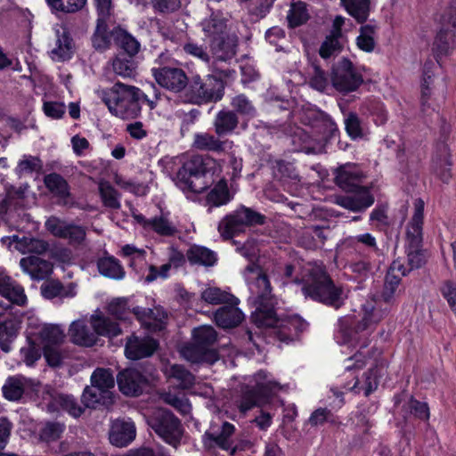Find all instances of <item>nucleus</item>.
Returning <instances> with one entry per match:
<instances>
[{"instance_id":"nucleus-40","label":"nucleus","mask_w":456,"mask_h":456,"mask_svg":"<svg viewBox=\"0 0 456 456\" xmlns=\"http://www.w3.org/2000/svg\"><path fill=\"white\" fill-rule=\"evenodd\" d=\"M98 189L104 207L115 210L120 208L121 194L109 182L101 181Z\"/></svg>"},{"instance_id":"nucleus-35","label":"nucleus","mask_w":456,"mask_h":456,"mask_svg":"<svg viewBox=\"0 0 456 456\" xmlns=\"http://www.w3.org/2000/svg\"><path fill=\"white\" fill-rule=\"evenodd\" d=\"M112 36L116 44L124 50L128 57L135 56L141 48L140 43L127 31L118 28L112 31Z\"/></svg>"},{"instance_id":"nucleus-49","label":"nucleus","mask_w":456,"mask_h":456,"mask_svg":"<svg viewBox=\"0 0 456 456\" xmlns=\"http://www.w3.org/2000/svg\"><path fill=\"white\" fill-rule=\"evenodd\" d=\"M51 9L64 13H74L81 11L87 0H46Z\"/></svg>"},{"instance_id":"nucleus-16","label":"nucleus","mask_w":456,"mask_h":456,"mask_svg":"<svg viewBox=\"0 0 456 456\" xmlns=\"http://www.w3.org/2000/svg\"><path fill=\"white\" fill-rule=\"evenodd\" d=\"M235 302H227L214 313L216 324L223 329L237 327L244 320V314L238 307L239 299L235 297Z\"/></svg>"},{"instance_id":"nucleus-30","label":"nucleus","mask_w":456,"mask_h":456,"mask_svg":"<svg viewBox=\"0 0 456 456\" xmlns=\"http://www.w3.org/2000/svg\"><path fill=\"white\" fill-rule=\"evenodd\" d=\"M239 125V117L232 110H220L213 122L215 133L217 136L232 134Z\"/></svg>"},{"instance_id":"nucleus-7","label":"nucleus","mask_w":456,"mask_h":456,"mask_svg":"<svg viewBox=\"0 0 456 456\" xmlns=\"http://www.w3.org/2000/svg\"><path fill=\"white\" fill-rule=\"evenodd\" d=\"M193 341L184 346L181 351L183 356L191 362L214 363L218 359L214 345L217 333L212 326H201L193 330Z\"/></svg>"},{"instance_id":"nucleus-59","label":"nucleus","mask_w":456,"mask_h":456,"mask_svg":"<svg viewBox=\"0 0 456 456\" xmlns=\"http://www.w3.org/2000/svg\"><path fill=\"white\" fill-rule=\"evenodd\" d=\"M313 73L310 77L309 85L312 88L323 92L329 85V79L326 72L316 64H312Z\"/></svg>"},{"instance_id":"nucleus-58","label":"nucleus","mask_w":456,"mask_h":456,"mask_svg":"<svg viewBox=\"0 0 456 456\" xmlns=\"http://www.w3.org/2000/svg\"><path fill=\"white\" fill-rule=\"evenodd\" d=\"M126 298H117L111 301L108 305L109 313L118 320H127L129 315L133 314Z\"/></svg>"},{"instance_id":"nucleus-56","label":"nucleus","mask_w":456,"mask_h":456,"mask_svg":"<svg viewBox=\"0 0 456 456\" xmlns=\"http://www.w3.org/2000/svg\"><path fill=\"white\" fill-rule=\"evenodd\" d=\"M40 336L45 345L60 346L64 339L63 331L57 325L45 326L40 331Z\"/></svg>"},{"instance_id":"nucleus-51","label":"nucleus","mask_w":456,"mask_h":456,"mask_svg":"<svg viewBox=\"0 0 456 456\" xmlns=\"http://www.w3.org/2000/svg\"><path fill=\"white\" fill-rule=\"evenodd\" d=\"M340 38L341 37L330 34L327 36L320 46V56L324 60L337 56L342 50Z\"/></svg>"},{"instance_id":"nucleus-54","label":"nucleus","mask_w":456,"mask_h":456,"mask_svg":"<svg viewBox=\"0 0 456 456\" xmlns=\"http://www.w3.org/2000/svg\"><path fill=\"white\" fill-rule=\"evenodd\" d=\"M305 4L302 2L293 4L287 16L290 27H298L308 20Z\"/></svg>"},{"instance_id":"nucleus-53","label":"nucleus","mask_w":456,"mask_h":456,"mask_svg":"<svg viewBox=\"0 0 456 456\" xmlns=\"http://www.w3.org/2000/svg\"><path fill=\"white\" fill-rule=\"evenodd\" d=\"M453 34L449 30H440L434 42V50L437 56L447 55L452 48Z\"/></svg>"},{"instance_id":"nucleus-29","label":"nucleus","mask_w":456,"mask_h":456,"mask_svg":"<svg viewBox=\"0 0 456 456\" xmlns=\"http://www.w3.org/2000/svg\"><path fill=\"white\" fill-rule=\"evenodd\" d=\"M73 40L65 28L56 29L55 47L51 51L53 61H64L71 58Z\"/></svg>"},{"instance_id":"nucleus-37","label":"nucleus","mask_w":456,"mask_h":456,"mask_svg":"<svg viewBox=\"0 0 456 456\" xmlns=\"http://www.w3.org/2000/svg\"><path fill=\"white\" fill-rule=\"evenodd\" d=\"M325 230L320 226H312L303 232L300 237V243L308 249L322 248L326 240Z\"/></svg>"},{"instance_id":"nucleus-55","label":"nucleus","mask_w":456,"mask_h":456,"mask_svg":"<svg viewBox=\"0 0 456 456\" xmlns=\"http://www.w3.org/2000/svg\"><path fill=\"white\" fill-rule=\"evenodd\" d=\"M150 228L161 236H174L177 233L176 227L166 217L159 216L151 219Z\"/></svg>"},{"instance_id":"nucleus-46","label":"nucleus","mask_w":456,"mask_h":456,"mask_svg":"<svg viewBox=\"0 0 456 456\" xmlns=\"http://www.w3.org/2000/svg\"><path fill=\"white\" fill-rule=\"evenodd\" d=\"M202 29L206 34V37L211 39L216 37H221L228 35L225 33L226 24L224 19L216 16H211L209 19H206L201 23Z\"/></svg>"},{"instance_id":"nucleus-21","label":"nucleus","mask_w":456,"mask_h":456,"mask_svg":"<svg viewBox=\"0 0 456 456\" xmlns=\"http://www.w3.org/2000/svg\"><path fill=\"white\" fill-rule=\"evenodd\" d=\"M235 432V427L224 421L221 430L217 433L207 431L203 436V444L206 448L212 449L218 447L224 451H228L233 444L232 436Z\"/></svg>"},{"instance_id":"nucleus-25","label":"nucleus","mask_w":456,"mask_h":456,"mask_svg":"<svg viewBox=\"0 0 456 456\" xmlns=\"http://www.w3.org/2000/svg\"><path fill=\"white\" fill-rule=\"evenodd\" d=\"M237 43L238 39L234 35H226L211 39L209 46L213 57L221 61L232 59L236 54Z\"/></svg>"},{"instance_id":"nucleus-2","label":"nucleus","mask_w":456,"mask_h":456,"mask_svg":"<svg viewBox=\"0 0 456 456\" xmlns=\"http://www.w3.org/2000/svg\"><path fill=\"white\" fill-rule=\"evenodd\" d=\"M145 94L138 87L117 82L102 92V100L109 110L123 119L135 118L141 114Z\"/></svg>"},{"instance_id":"nucleus-44","label":"nucleus","mask_w":456,"mask_h":456,"mask_svg":"<svg viewBox=\"0 0 456 456\" xmlns=\"http://www.w3.org/2000/svg\"><path fill=\"white\" fill-rule=\"evenodd\" d=\"M108 20L109 19L97 18L96 28L92 37V44L96 50H105L109 48L110 45L107 26Z\"/></svg>"},{"instance_id":"nucleus-10","label":"nucleus","mask_w":456,"mask_h":456,"mask_svg":"<svg viewBox=\"0 0 456 456\" xmlns=\"http://www.w3.org/2000/svg\"><path fill=\"white\" fill-rule=\"evenodd\" d=\"M149 426L166 443L177 448L183 428L180 419L170 411L163 408L155 410L148 419Z\"/></svg>"},{"instance_id":"nucleus-48","label":"nucleus","mask_w":456,"mask_h":456,"mask_svg":"<svg viewBox=\"0 0 456 456\" xmlns=\"http://www.w3.org/2000/svg\"><path fill=\"white\" fill-rule=\"evenodd\" d=\"M231 106L237 115L252 118L256 116V109L253 102L243 94L234 96L231 101Z\"/></svg>"},{"instance_id":"nucleus-24","label":"nucleus","mask_w":456,"mask_h":456,"mask_svg":"<svg viewBox=\"0 0 456 456\" xmlns=\"http://www.w3.org/2000/svg\"><path fill=\"white\" fill-rule=\"evenodd\" d=\"M20 265L35 281L47 279L53 272V264L50 261L36 256L21 258Z\"/></svg>"},{"instance_id":"nucleus-8","label":"nucleus","mask_w":456,"mask_h":456,"mask_svg":"<svg viewBox=\"0 0 456 456\" xmlns=\"http://www.w3.org/2000/svg\"><path fill=\"white\" fill-rule=\"evenodd\" d=\"M224 91L223 79L214 75L203 78L196 75L189 79L184 98L186 102L198 105L216 102L223 98Z\"/></svg>"},{"instance_id":"nucleus-18","label":"nucleus","mask_w":456,"mask_h":456,"mask_svg":"<svg viewBox=\"0 0 456 456\" xmlns=\"http://www.w3.org/2000/svg\"><path fill=\"white\" fill-rule=\"evenodd\" d=\"M362 174L354 166L344 165L339 167L335 171V183L342 190L346 191H354L360 188H366L362 186Z\"/></svg>"},{"instance_id":"nucleus-33","label":"nucleus","mask_w":456,"mask_h":456,"mask_svg":"<svg viewBox=\"0 0 456 456\" xmlns=\"http://www.w3.org/2000/svg\"><path fill=\"white\" fill-rule=\"evenodd\" d=\"M186 257L192 265L213 266L217 260L216 254L209 248L193 245L186 252Z\"/></svg>"},{"instance_id":"nucleus-62","label":"nucleus","mask_w":456,"mask_h":456,"mask_svg":"<svg viewBox=\"0 0 456 456\" xmlns=\"http://www.w3.org/2000/svg\"><path fill=\"white\" fill-rule=\"evenodd\" d=\"M401 282V276L398 274H391L387 273L385 277L384 288L381 294L383 300L386 303L391 302L394 298L395 293Z\"/></svg>"},{"instance_id":"nucleus-61","label":"nucleus","mask_w":456,"mask_h":456,"mask_svg":"<svg viewBox=\"0 0 456 456\" xmlns=\"http://www.w3.org/2000/svg\"><path fill=\"white\" fill-rule=\"evenodd\" d=\"M65 429V426L60 422L50 421L45 423L40 431V437L46 442L59 439Z\"/></svg>"},{"instance_id":"nucleus-22","label":"nucleus","mask_w":456,"mask_h":456,"mask_svg":"<svg viewBox=\"0 0 456 456\" xmlns=\"http://www.w3.org/2000/svg\"><path fill=\"white\" fill-rule=\"evenodd\" d=\"M452 165L448 145L442 142L436 147L432 160V167L436 175L444 182L448 183L452 178L451 167Z\"/></svg>"},{"instance_id":"nucleus-15","label":"nucleus","mask_w":456,"mask_h":456,"mask_svg":"<svg viewBox=\"0 0 456 456\" xmlns=\"http://www.w3.org/2000/svg\"><path fill=\"white\" fill-rule=\"evenodd\" d=\"M158 346V341L151 337L132 335L127 338L125 346V354L130 360H140L151 356Z\"/></svg>"},{"instance_id":"nucleus-36","label":"nucleus","mask_w":456,"mask_h":456,"mask_svg":"<svg viewBox=\"0 0 456 456\" xmlns=\"http://www.w3.org/2000/svg\"><path fill=\"white\" fill-rule=\"evenodd\" d=\"M341 4L346 12L354 17L357 22L363 23L367 20L370 9V0H340Z\"/></svg>"},{"instance_id":"nucleus-28","label":"nucleus","mask_w":456,"mask_h":456,"mask_svg":"<svg viewBox=\"0 0 456 456\" xmlns=\"http://www.w3.org/2000/svg\"><path fill=\"white\" fill-rule=\"evenodd\" d=\"M233 199L232 193L228 188L225 179H220L206 196V205L208 211L210 212L213 208H219L228 204Z\"/></svg>"},{"instance_id":"nucleus-47","label":"nucleus","mask_w":456,"mask_h":456,"mask_svg":"<svg viewBox=\"0 0 456 456\" xmlns=\"http://www.w3.org/2000/svg\"><path fill=\"white\" fill-rule=\"evenodd\" d=\"M201 299L211 305H224L227 302H235V296L224 291L217 287H210L201 292Z\"/></svg>"},{"instance_id":"nucleus-43","label":"nucleus","mask_w":456,"mask_h":456,"mask_svg":"<svg viewBox=\"0 0 456 456\" xmlns=\"http://www.w3.org/2000/svg\"><path fill=\"white\" fill-rule=\"evenodd\" d=\"M296 139H298L302 142L299 151H304L307 154H320L324 151L323 143L317 140L314 139L309 134L301 130L295 134L293 137V142H296Z\"/></svg>"},{"instance_id":"nucleus-63","label":"nucleus","mask_w":456,"mask_h":456,"mask_svg":"<svg viewBox=\"0 0 456 456\" xmlns=\"http://www.w3.org/2000/svg\"><path fill=\"white\" fill-rule=\"evenodd\" d=\"M403 408H405L410 414L420 419L426 420L429 418V409L428 404L415 400L413 397H411V399L404 404Z\"/></svg>"},{"instance_id":"nucleus-11","label":"nucleus","mask_w":456,"mask_h":456,"mask_svg":"<svg viewBox=\"0 0 456 456\" xmlns=\"http://www.w3.org/2000/svg\"><path fill=\"white\" fill-rule=\"evenodd\" d=\"M331 83L341 94L356 91L363 83L360 69L347 58L340 60L332 69Z\"/></svg>"},{"instance_id":"nucleus-34","label":"nucleus","mask_w":456,"mask_h":456,"mask_svg":"<svg viewBox=\"0 0 456 456\" xmlns=\"http://www.w3.org/2000/svg\"><path fill=\"white\" fill-rule=\"evenodd\" d=\"M192 146L203 151L222 152L224 151V142L209 133L195 134Z\"/></svg>"},{"instance_id":"nucleus-6","label":"nucleus","mask_w":456,"mask_h":456,"mask_svg":"<svg viewBox=\"0 0 456 456\" xmlns=\"http://www.w3.org/2000/svg\"><path fill=\"white\" fill-rule=\"evenodd\" d=\"M424 206L420 198L414 200V213L407 225L405 250L410 270L420 268L426 262L422 249Z\"/></svg>"},{"instance_id":"nucleus-42","label":"nucleus","mask_w":456,"mask_h":456,"mask_svg":"<svg viewBox=\"0 0 456 456\" xmlns=\"http://www.w3.org/2000/svg\"><path fill=\"white\" fill-rule=\"evenodd\" d=\"M17 248L23 254L31 253L41 255L49 248V244L41 239L23 237L17 240Z\"/></svg>"},{"instance_id":"nucleus-12","label":"nucleus","mask_w":456,"mask_h":456,"mask_svg":"<svg viewBox=\"0 0 456 456\" xmlns=\"http://www.w3.org/2000/svg\"><path fill=\"white\" fill-rule=\"evenodd\" d=\"M280 386L275 381L257 384L254 387H245L238 407L240 411L246 412L256 406H260Z\"/></svg>"},{"instance_id":"nucleus-4","label":"nucleus","mask_w":456,"mask_h":456,"mask_svg":"<svg viewBox=\"0 0 456 456\" xmlns=\"http://www.w3.org/2000/svg\"><path fill=\"white\" fill-rule=\"evenodd\" d=\"M302 292L305 297L336 309L344 305L347 297L344 288L335 284L327 273L321 268L311 271L310 279L302 287Z\"/></svg>"},{"instance_id":"nucleus-31","label":"nucleus","mask_w":456,"mask_h":456,"mask_svg":"<svg viewBox=\"0 0 456 456\" xmlns=\"http://www.w3.org/2000/svg\"><path fill=\"white\" fill-rule=\"evenodd\" d=\"M301 120L305 125L316 128L320 132L322 129H327L331 133L337 130L336 124L330 117L321 110H308L303 113Z\"/></svg>"},{"instance_id":"nucleus-14","label":"nucleus","mask_w":456,"mask_h":456,"mask_svg":"<svg viewBox=\"0 0 456 456\" xmlns=\"http://www.w3.org/2000/svg\"><path fill=\"white\" fill-rule=\"evenodd\" d=\"M45 227L55 237L68 239L70 243H81L86 237L83 226L66 223L55 216L46 220Z\"/></svg>"},{"instance_id":"nucleus-50","label":"nucleus","mask_w":456,"mask_h":456,"mask_svg":"<svg viewBox=\"0 0 456 456\" xmlns=\"http://www.w3.org/2000/svg\"><path fill=\"white\" fill-rule=\"evenodd\" d=\"M91 385L96 386L104 391H110L115 386V379L110 370L98 368L91 376Z\"/></svg>"},{"instance_id":"nucleus-23","label":"nucleus","mask_w":456,"mask_h":456,"mask_svg":"<svg viewBox=\"0 0 456 456\" xmlns=\"http://www.w3.org/2000/svg\"><path fill=\"white\" fill-rule=\"evenodd\" d=\"M354 195L339 197L337 203L353 212H363L374 203V196L368 188H360Z\"/></svg>"},{"instance_id":"nucleus-52","label":"nucleus","mask_w":456,"mask_h":456,"mask_svg":"<svg viewBox=\"0 0 456 456\" xmlns=\"http://www.w3.org/2000/svg\"><path fill=\"white\" fill-rule=\"evenodd\" d=\"M54 402L61 410L66 411L75 418L81 416L84 412V409L72 395L63 394L57 395L54 397Z\"/></svg>"},{"instance_id":"nucleus-1","label":"nucleus","mask_w":456,"mask_h":456,"mask_svg":"<svg viewBox=\"0 0 456 456\" xmlns=\"http://www.w3.org/2000/svg\"><path fill=\"white\" fill-rule=\"evenodd\" d=\"M246 271L253 274L248 278L250 298L256 305V311L251 315L253 322L258 327L276 326L279 322L275 311L277 302L267 275L254 265H248Z\"/></svg>"},{"instance_id":"nucleus-19","label":"nucleus","mask_w":456,"mask_h":456,"mask_svg":"<svg viewBox=\"0 0 456 456\" xmlns=\"http://www.w3.org/2000/svg\"><path fill=\"white\" fill-rule=\"evenodd\" d=\"M133 314L146 329L151 331H159L164 329L167 313L161 307L142 308L134 307Z\"/></svg>"},{"instance_id":"nucleus-60","label":"nucleus","mask_w":456,"mask_h":456,"mask_svg":"<svg viewBox=\"0 0 456 456\" xmlns=\"http://www.w3.org/2000/svg\"><path fill=\"white\" fill-rule=\"evenodd\" d=\"M114 182L120 188L134 193L136 196H144L148 192V187L142 183H137L132 180H126L119 175H115Z\"/></svg>"},{"instance_id":"nucleus-13","label":"nucleus","mask_w":456,"mask_h":456,"mask_svg":"<svg viewBox=\"0 0 456 456\" xmlns=\"http://www.w3.org/2000/svg\"><path fill=\"white\" fill-rule=\"evenodd\" d=\"M156 82L163 88L173 93L185 94L189 78L185 72L179 68L162 67L151 69Z\"/></svg>"},{"instance_id":"nucleus-45","label":"nucleus","mask_w":456,"mask_h":456,"mask_svg":"<svg viewBox=\"0 0 456 456\" xmlns=\"http://www.w3.org/2000/svg\"><path fill=\"white\" fill-rule=\"evenodd\" d=\"M113 71L123 77H131L135 74L136 63L125 53H118L112 61Z\"/></svg>"},{"instance_id":"nucleus-57","label":"nucleus","mask_w":456,"mask_h":456,"mask_svg":"<svg viewBox=\"0 0 456 456\" xmlns=\"http://www.w3.org/2000/svg\"><path fill=\"white\" fill-rule=\"evenodd\" d=\"M365 314L356 326V331H363L370 328L371 325L378 323L384 317L385 313L372 306L364 307Z\"/></svg>"},{"instance_id":"nucleus-26","label":"nucleus","mask_w":456,"mask_h":456,"mask_svg":"<svg viewBox=\"0 0 456 456\" xmlns=\"http://www.w3.org/2000/svg\"><path fill=\"white\" fill-rule=\"evenodd\" d=\"M81 400L87 408L96 409L101 405L109 407L113 403V394L91 385L84 389Z\"/></svg>"},{"instance_id":"nucleus-5","label":"nucleus","mask_w":456,"mask_h":456,"mask_svg":"<svg viewBox=\"0 0 456 456\" xmlns=\"http://www.w3.org/2000/svg\"><path fill=\"white\" fill-rule=\"evenodd\" d=\"M91 325L94 332L90 330L85 321H74L69 330L72 342L79 346H93L97 340V335L116 337L121 333L118 324L102 313H96L91 316Z\"/></svg>"},{"instance_id":"nucleus-27","label":"nucleus","mask_w":456,"mask_h":456,"mask_svg":"<svg viewBox=\"0 0 456 456\" xmlns=\"http://www.w3.org/2000/svg\"><path fill=\"white\" fill-rule=\"evenodd\" d=\"M33 381L21 375L9 377L2 387L4 397L11 402L21 399L25 389L32 387Z\"/></svg>"},{"instance_id":"nucleus-9","label":"nucleus","mask_w":456,"mask_h":456,"mask_svg":"<svg viewBox=\"0 0 456 456\" xmlns=\"http://www.w3.org/2000/svg\"><path fill=\"white\" fill-rule=\"evenodd\" d=\"M265 216L250 208L240 206L231 214L225 216L218 224V232L224 240H230L241 232L247 226L261 225Z\"/></svg>"},{"instance_id":"nucleus-38","label":"nucleus","mask_w":456,"mask_h":456,"mask_svg":"<svg viewBox=\"0 0 456 456\" xmlns=\"http://www.w3.org/2000/svg\"><path fill=\"white\" fill-rule=\"evenodd\" d=\"M20 324L14 320L0 322V348L4 353L11 351V344L16 338Z\"/></svg>"},{"instance_id":"nucleus-39","label":"nucleus","mask_w":456,"mask_h":456,"mask_svg":"<svg viewBox=\"0 0 456 456\" xmlns=\"http://www.w3.org/2000/svg\"><path fill=\"white\" fill-rule=\"evenodd\" d=\"M97 267L101 274L114 280H120L125 276V271L119 261L113 256L100 258Z\"/></svg>"},{"instance_id":"nucleus-32","label":"nucleus","mask_w":456,"mask_h":456,"mask_svg":"<svg viewBox=\"0 0 456 456\" xmlns=\"http://www.w3.org/2000/svg\"><path fill=\"white\" fill-rule=\"evenodd\" d=\"M167 377L175 387L182 390L191 388L196 381L195 376L180 364L172 365L167 370Z\"/></svg>"},{"instance_id":"nucleus-20","label":"nucleus","mask_w":456,"mask_h":456,"mask_svg":"<svg viewBox=\"0 0 456 456\" xmlns=\"http://www.w3.org/2000/svg\"><path fill=\"white\" fill-rule=\"evenodd\" d=\"M119 390L126 395L136 396L142 392V386L146 379L134 369H126L117 376Z\"/></svg>"},{"instance_id":"nucleus-3","label":"nucleus","mask_w":456,"mask_h":456,"mask_svg":"<svg viewBox=\"0 0 456 456\" xmlns=\"http://www.w3.org/2000/svg\"><path fill=\"white\" fill-rule=\"evenodd\" d=\"M220 170L216 160L209 156H192L177 172V185L183 191L200 193L208 186L205 181L208 174Z\"/></svg>"},{"instance_id":"nucleus-64","label":"nucleus","mask_w":456,"mask_h":456,"mask_svg":"<svg viewBox=\"0 0 456 456\" xmlns=\"http://www.w3.org/2000/svg\"><path fill=\"white\" fill-rule=\"evenodd\" d=\"M440 291L446 299L449 306L453 312H456V281H445L443 282Z\"/></svg>"},{"instance_id":"nucleus-17","label":"nucleus","mask_w":456,"mask_h":456,"mask_svg":"<svg viewBox=\"0 0 456 456\" xmlns=\"http://www.w3.org/2000/svg\"><path fill=\"white\" fill-rule=\"evenodd\" d=\"M135 435V427L132 421L116 419L111 424L109 439L113 445L125 447L134 441Z\"/></svg>"},{"instance_id":"nucleus-41","label":"nucleus","mask_w":456,"mask_h":456,"mask_svg":"<svg viewBox=\"0 0 456 456\" xmlns=\"http://www.w3.org/2000/svg\"><path fill=\"white\" fill-rule=\"evenodd\" d=\"M46 188L56 196L66 199L69 196V187L67 181L59 174L51 173L44 179Z\"/></svg>"}]
</instances>
